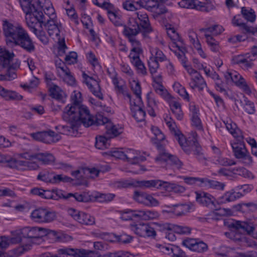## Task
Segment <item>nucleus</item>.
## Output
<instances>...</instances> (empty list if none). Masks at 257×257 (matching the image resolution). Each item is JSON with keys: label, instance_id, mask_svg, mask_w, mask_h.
<instances>
[{"label": "nucleus", "instance_id": "obj_56", "mask_svg": "<svg viewBox=\"0 0 257 257\" xmlns=\"http://www.w3.org/2000/svg\"><path fill=\"white\" fill-rule=\"evenodd\" d=\"M14 56V54L13 52L11 53L0 47V57L2 58L4 60L3 68L5 67L7 65L9 64L10 60Z\"/></svg>", "mask_w": 257, "mask_h": 257}, {"label": "nucleus", "instance_id": "obj_57", "mask_svg": "<svg viewBox=\"0 0 257 257\" xmlns=\"http://www.w3.org/2000/svg\"><path fill=\"white\" fill-rule=\"evenodd\" d=\"M109 138L100 136L96 137L95 147L100 150H104L109 146L108 140Z\"/></svg>", "mask_w": 257, "mask_h": 257}, {"label": "nucleus", "instance_id": "obj_7", "mask_svg": "<svg viewBox=\"0 0 257 257\" xmlns=\"http://www.w3.org/2000/svg\"><path fill=\"white\" fill-rule=\"evenodd\" d=\"M46 20V16L39 8L26 14V21L28 26L32 29L35 34H37V27L43 28V24Z\"/></svg>", "mask_w": 257, "mask_h": 257}, {"label": "nucleus", "instance_id": "obj_37", "mask_svg": "<svg viewBox=\"0 0 257 257\" xmlns=\"http://www.w3.org/2000/svg\"><path fill=\"white\" fill-rule=\"evenodd\" d=\"M202 187L210 188L220 190H223L225 187L224 183L217 181L208 179L207 178H203Z\"/></svg>", "mask_w": 257, "mask_h": 257}, {"label": "nucleus", "instance_id": "obj_9", "mask_svg": "<svg viewBox=\"0 0 257 257\" xmlns=\"http://www.w3.org/2000/svg\"><path fill=\"white\" fill-rule=\"evenodd\" d=\"M31 217L34 221L39 223H50L55 220L57 218L55 211L50 209L39 208L33 210Z\"/></svg>", "mask_w": 257, "mask_h": 257}, {"label": "nucleus", "instance_id": "obj_61", "mask_svg": "<svg viewBox=\"0 0 257 257\" xmlns=\"http://www.w3.org/2000/svg\"><path fill=\"white\" fill-rule=\"evenodd\" d=\"M166 32L168 36L170 37L173 42L180 44L181 42L180 41V38L177 32L175 31L173 27H171V25L169 26H166Z\"/></svg>", "mask_w": 257, "mask_h": 257}, {"label": "nucleus", "instance_id": "obj_28", "mask_svg": "<svg viewBox=\"0 0 257 257\" xmlns=\"http://www.w3.org/2000/svg\"><path fill=\"white\" fill-rule=\"evenodd\" d=\"M125 160L132 164H136L146 160V157L139 151L128 149L125 151Z\"/></svg>", "mask_w": 257, "mask_h": 257}, {"label": "nucleus", "instance_id": "obj_6", "mask_svg": "<svg viewBox=\"0 0 257 257\" xmlns=\"http://www.w3.org/2000/svg\"><path fill=\"white\" fill-rule=\"evenodd\" d=\"M47 229L41 227H26L21 230V233L24 239H25L26 243H37L38 241L47 235Z\"/></svg>", "mask_w": 257, "mask_h": 257}, {"label": "nucleus", "instance_id": "obj_30", "mask_svg": "<svg viewBox=\"0 0 257 257\" xmlns=\"http://www.w3.org/2000/svg\"><path fill=\"white\" fill-rule=\"evenodd\" d=\"M163 0H146L145 8L150 11H155L157 14L161 15L167 12V9L160 2Z\"/></svg>", "mask_w": 257, "mask_h": 257}, {"label": "nucleus", "instance_id": "obj_24", "mask_svg": "<svg viewBox=\"0 0 257 257\" xmlns=\"http://www.w3.org/2000/svg\"><path fill=\"white\" fill-rule=\"evenodd\" d=\"M139 20V25L142 29V32L144 34L150 33L153 31L148 15L144 12L138 11L135 13Z\"/></svg>", "mask_w": 257, "mask_h": 257}, {"label": "nucleus", "instance_id": "obj_64", "mask_svg": "<svg viewBox=\"0 0 257 257\" xmlns=\"http://www.w3.org/2000/svg\"><path fill=\"white\" fill-rule=\"evenodd\" d=\"M19 2L23 11L26 14L37 9L31 3L30 0H19Z\"/></svg>", "mask_w": 257, "mask_h": 257}, {"label": "nucleus", "instance_id": "obj_46", "mask_svg": "<svg viewBox=\"0 0 257 257\" xmlns=\"http://www.w3.org/2000/svg\"><path fill=\"white\" fill-rule=\"evenodd\" d=\"M151 131L154 135V137L152 138V141L153 143L156 144L158 148V145H162L160 142L165 139V136L157 126H152Z\"/></svg>", "mask_w": 257, "mask_h": 257}, {"label": "nucleus", "instance_id": "obj_39", "mask_svg": "<svg viewBox=\"0 0 257 257\" xmlns=\"http://www.w3.org/2000/svg\"><path fill=\"white\" fill-rule=\"evenodd\" d=\"M47 235H48L49 237L53 238L55 241L66 242L72 240L71 236L61 232H57L55 230L47 229Z\"/></svg>", "mask_w": 257, "mask_h": 257}, {"label": "nucleus", "instance_id": "obj_18", "mask_svg": "<svg viewBox=\"0 0 257 257\" xmlns=\"http://www.w3.org/2000/svg\"><path fill=\"white\" fill-rule=\"evenodd\" d=\"M125 213L131 214V217L138 218L142 220H151L157 218L159 214L158 212L145 210H128Z\"/></svg>", "mask_w": 257, "mask_h": 257}, {"label": "nucleus", "instance_id": "obj_29", "mask_svg": "<svg viewBox=\"0 0 257 257\" xmlns=\"http://www.w3.org/2000/svg\"><path fill=\"white\" fill-rule=\"evenodd\" d=\"M239 16H234L232 20V24L233 26L239 27V30L244 34H254L257 33V27H252L247 26L245 23L241 22Z\"/></svg>", "mask_w": 257, "mask_h": 257}, {"label": "nucleus", "instance_id": "obj_51", "mask_svg": "<svg viewBox=\"0 0 257 257\" xmlns=\"http://www.w3.org/2000/svg\"><path fill=\"white\" fill-rule=\"evenodd\" d=\"M241 13L246 21L251 23L254 22L256 16L254 10L251 8L242 7Z\"/></svg>", "mask_w": 257, "mask_h": 257}, {"label": "nucleus", "instance_id": "obj_58", "mask_svg": "<svg viewBox=\"0 0 257 257\" xmlns=\"http://www.w3.org/2000/svg\"><path fill=\"white\" fill-rule=\"evenodd\" d=\"M206 42L210 50L213 52H219L220 46L218 41L215 40L212 36L206 34Z\"/></svg>", "mask_w": 257, "mask_h": 257}, {"label": "nucleus", "instance_id": "obj_60", "mask_svg": "<svg viewBox=\"0 0 257 257\" xmlns=\"http://www.w3.org/2000/svg\"><path fill=\"white\" fill-rule=\"evenodd\" d=\"M181 178L183 179L184 182L190 185H197L202 187L203 178L193 177H187L183 176Z\"/></svg>", "mask_w": 257, "mask_h": 257}, {"label": "nucleus", "instance_id": "obj_50", "mask_svg": "<svg viewBox=\"0 0 257 257\" xmlns=\"http://www.w3.org/2000/svg\"><path fill=\"white\" fill-rule=\"evenodd\" d=\"M34 157L36 159L42 162L44 164H49L55 161V157L49 153H38L35 154Z\"/></svg>", "mask_w": 257, "mask_h": 257}, {"label": "nucleus", "instance_id": "obj_52", "mask_svg": "<svg viewBox=\"0 0 257 257\" xmlns=\"http://www.w3.org/2000/svg\"><path fill=\"white\" fill-rule=\"evenodd\" d=\"M170 107L172 112L175 114L178 120H181L183 117V113L181 109L180 103L177 101H173L170 104Z\"/></svg>", "mask_w": 257, "mask_h": 257}, {"label": "nucleus", "instance_id": "obj_20", "mask_svg": "<svg viewBox=\"0 0 257 257\" xmlns=\"http://www.w3.org/2000/svg\"><path fill=\"white\" fill-rule=\"evenodd\" d=\"M132 230L137 235L142 237L155 236L156 231L154 228L148 224L140 223L131 226Z\"/></svg>", "mask_w": 257, "mask_h": 257}, {"label": "nucleus", "instance_id": "obj_40", "mask_svg": "<svg viewBox=\"0 0 257 257\" xmlns=\"http://www.w3.org/2000/svg\"><path fill=\"white\" fill-rule=\"evenodd\" d=\"M165 228L168 230L173 231L179 234H189L191 232V229L188 226H180L178 225L166 223L165 224Z\"/></svg>", "mask_w": 257, "mask_h": 257}, {"label": "nucleus", "instance_id": "obj_38", "mask_svg": "<svg viewBox=\"0 0 257 257\" xmlns=\"http://www.w3.org/2000/svg\"><path fill=\"white\" fill-rule=\"evenodd\" d=\"M163 181L161 180H143L136 182V185L143 188L155 187L160 188L163 186Z\"/></svg>", "mask_w": 257, "mask_h": 257}, {"label": "nucleus", "instance_id": "obj_23", "mask_svg": "<svg viewBox=\"0 0 257 257\" xmlns=\"http://www.w3.org/2000/svg\"><path fill=\"white\" fill-rule=\"evenodd\" d=\"M195 194L197 202L212 209L215 207V199L212 195L204 192H196Z\"/></svg>", "mask_w": 257, "mask_h": 257}, {"label": "nucleus", "instance_id": "obj_5", "mask_svg": "<svg viewBox=\"0 0 257 257\" xmlns=\"http://www.w3.org/2000/svg\"><path fill=\"white\" fill-rule=\"evenodd\" d=\"M72 103L68 104L65 107H72L74 108V114L79 116L80 118L84 117L88 119H94L92 116L88 108L80 103L82 100L81 93L78 91H74L71 96Z\"/></svg>", "mask_w": 257, "mask_h": 257}, {"label": "nucleus", "instance_id": "obj_59", "mask_svg": "<svg viewBox=\"0 0 257 257\" xmlns=\"http://www.w3.org/2000/svg\"><path fill=\"white\" fill-rule=\"evenodd\" d=\"M163 186L166 189L170 188L172 189L174 192L177 193H183L186 190L185 187L183 186L168 182L163 181Z\"/></svg>", "mask_w": 257, "mask_h": 257}, {"label": "nucleus", "instance_id": "obj_54", "mask_svg": "<svg viewBox=\"0 0 257 257\" xmlns=\"http://www.w3.org/2000/svg\"><path fill=\"white\" fill-rule=\"evenodd\" d=\"M73 196L75 199L78 202H87L91 200V197L88 193L84 192L81 193H75L74 194L69 193L68 197Z\"/></svg>", "mask_w": 257, "mask_h": 257}, {"label": "nucleus", "instance_id": "obj_49", "mask_svg": "<svg viewBox=\"0 0 257 257\" xmlns=\"http://www.w3.org/2000/svg\"><path fill=\"white\" fill-rule=\"evenodd\" d=\"M51 95L53 98L60 101H63V99L65 97L66 95L64 91L61 89L56 85L49 88Z\"/></svg>", "mask_w": 257, "mask_h": 257}, {"label": "nucleus", "instance_id": "obj_32", "mask_svg": "<svg viewBox=\"0 0 257 257\" xmlns=\"http://www.w3.org/2000/svg\"><path fill=\"white\" fill-rule=\"evenodd\" d=\"M63 66V67L61 69H58L57 71L58 76L68 84L70 85H74L75 79L71 74L69 69L66 65Z\"/></svg>", "mask_w": 257, "mask_h": 257}, {"label": "nucleus", "instance_id": "obj_11", "mask_svg": "<svg viewBox=\"0 0 257 257\" xmlns=\"http://www.w3.org/2000/svg\"><path fill=\"white\" fill-rule=\"evenodd\" d=\"M61 257H94L95 251L83 248L63 247L58 250Z\"/></svg>", "mask_w": 257, "mask_h": 257}, {"label": "nucleus", "instance_id": "obj_47", "mask_svg": "<svg viewBox=\"0 0 257 257\" xmlns=\"http://www.w3.org/2000/svg\"><path fill=\"white\" fill-rule=\"evenodd\" d=\"M77 221L82 224L91 225L94 224L95 219L90 215L83 212H81L77 218Z\"/></svg>", "mask_w": 257, "mask_h": 257}, {"label": "nucleus", "instance_id": "obj_34", "mask_svg": "<svg viewBox=\"0 0 257 257\" xmlns=\"http://www.w3.org/2000/svg\"><path fill=\"white\" fill-rule=\"evenodd\" d=\"M189 86L193 89L198 88L201 91L206 86V84L202 76L200 74H196V76L191 78Z\"/></svg>", "mask_w": 257, "mask_h": 257}, {"label": "nucleus", "instance_id": "obj_8", "mask_svg": "<svg viewBox=\"0 0 257 257\" xmlns=\"http://www.w3.org/2000/svg\"><path fill=\"white\" fill-rule=\"evenodd\" d=\"M94 123L97 125H102L105 127L106 134L108 138H112L118 136L122 132L121 127H118L114 125L108 118L103 116L101 113H98L95 117Z\"/></svg>", "mask_w": 257, "mask_h": 257}, {"label": "nucleus", "instance_id": "obj_62", "mask_svg": "<svg viewBox=\"0 0 257 257\" xmlns=\"http://www.w3.org/2000/svg\"><path fill=\"white\" fill-rule=\"evenodd\" d=\"M222 28L218 25H214L213 26L203 29L202 31L204 32V36L206 37V34L208 35H217L222 32Z\"/></svg>", "mask_w": 257, "mask_h": 257}, {"label": "nucleus", "instance_id": "obj_45", "mask_svg": "<svg viewBox=\"0 0 257 257\" xmlns=\"http://www.w3.org/2000/svg\"><path fill=\"white\" fill-rule=\"evenodd\" d=\"M107 15L110 20L116 26H122V22L120 19L119 15L115 12L114 7L112 5V7L110 9H106Z\"/></svg>", "mask_w": 257, "mask_h": 257}, {"label": "nucleus", "instance_id": "obj_14", "mask_svg": "<svg viewBox=\"0 0 257 257\" xmlns=\"http://www.w3.org/2000/svg\"><path fill=\"white\" fill-rule=\"evenodd\" d=\"M237 141L231 144L234 156L237 159H242L244 164L249 165L252 163V158L247 151L243 140Z\"/></svg>", "mask_w": 257, "mask_h": 257}, {"label": "nucleus", "instance_id": "obj_12", "mask_svg": "<svg viewBox=\"0 0 257 257\" xmlns=\"http://www.w3.org/2000/svg\"><path fill=\"white\" fill-rule=\"evenodd\" d=\"M37 179L46 183L53 184L59 183L61 182H69L71 178L62 174H56L53 172L43 171L37 176Z\"/></svg>", "mask_w": 257, "mask_h": 257}, {"label": "nucleus", "instance_id": "obj_15", "mask_svg": "<svg viewBox=\"0 0 257 257\" xmlns=\"http://www.w3.org/2000/svg\"><path fill=\"white\" fill-rule=\"evenodd\" d=\"M83 82L87 86L92 94L99 99H103V96L101 92L99 82L92 77H90L85 73L82 74Z\"/></svg>", "mask_w": 257, "mask_h": 257}, {"label": "nucleus", "instance_id": "obj_13", "mask_svg": "<svg viewBox=\"0 0 257 257\" xmlns=\"http://www.w3.org/2000/svg\"><path fill=\"white\" fill-rule=\"evenodd\" d=\"M30 135L34 139L46 144L55 143L61 139L60 135L51 130L32 133Z\"/></svg>", "mask_w": 257, "mask_h": 257}, {"label": "nucleus", "instance_id": "obj_41", "mask_svg": "<svg viewBox=\"0 0 257 257\" xmlns=\"http://www.w3.org/2000/svg\"><path fill=\"white\" fill-rule=\"evenodd\" d=\"M235 224V222L232 224V227L235 229L234 230H231L228 232H225V235L230 238L231 239L234 240L236 242L240 243L242 244L243 242V239L244 237V235L240 234L239 232L240 230H243V229H236L233 225Z\"/></svg>", "mask_w": 257, "mask_h": 257}, {"label": "nucleus", "instance_id": "obj_16", "mask_svg": "<svg viewBox=\"0 0 257 257\" xmlns=\"http://www.w3.org/2000/svg\"><path fill=\"white\" fill-rule=\"evenodd\" d=\"M107 72L114 85L115 90L118 94H122L124 97L130 98V94L126 90V86L122 79L118 77L116 72L112 69L111 71L108 70Z\"/></svg>", "mask_w": 257, "mask_h": 257}, {"label": "nucleus", "instance_id": "obj_22", "mask_svg": "<svg viewBox=\"0 0 257 257\" xmlns=\"http://www.w3.org/2000/svg\"><path fill=\"white\" fill-rule=\"evenodd\" d=\"M254 60L255 58L251 57L248 53L235 56L233 58V62L238 64L242 69L245 70H247L253 66L252 61Z\"/></svg>", "mask_w": 257, "mask_h": 257}, {"label": "nucleus", "instance_id": "obj_31", "mask_svg": "<svg viewBox=\"0 0 257 257\" xmlns=\"http://www.w3.org/2000/svg\"><path fill=\"white\" fill-rule=\"evenodd\" d=\"M223 123L229 133L233 136L234 138L236 139V141H240L243 140V137L241 131L237 127L236 124L231 120L229 119L226 121L223 120Z\"/></svg>", "mask_w": 257, "mask_h": 257}, {"label": "nucleus", "instance_id": "obj_48", "mask_svg": "<svg viewBox=\"0 0 257 257\" xmlns=\"http://www.w3.org/2000/svg\"><path fill=\"white\" fill-rule=\"evenodd\" d=\"M215 9V6L212 2L210 0H206L204 2H198V7L197 10L204 12H209Z\"/></svg>", "mask_w": 257, "mask_h": 257}, {"label": "nucleus", "instance_id": "obj_17", "mask_svg": "<svg viewBox=\"0 0 257 257\" xmlns=\"http://www.w3.org/2000/svg\"><path fill=\"white\" fill-rule=\"evenodd\" d=\"M142 53L143 51L136 52L131 50L128 58L131 64L136 68L137 72L143 76H145L147 74V69L140 57V54Z\"/></svg>", "mask_w": 257, "mask_h": 257}, {"label": "nucleus", "instance_id": "obj_21", "mask_svg": "<svg viewBox=\"0 0 257 257\" xmlns=\"http://www.w3.org/2000/svg\"><path fill=\"white\" fill-rule=\"evenodd\" d=\"M19 242H21V246L18 248V252L19 254H22L31 249L30 243H26L25 239H24L21 233V230L17 232L13 236L9 238V245L10 244H17Z\"/></svg>", "mask_w": 257, "mask_h": 257}, {"label": "nucleus", "instance_id": "obj_44", "mask_svg": "<svg viewBox=\"0 0 257 257\" xmlns=\"http://www.w3.org/2000/svg\"><path fill=\"white\" fill-rule=\"evenodd\" d=\"M133 116L138 122L145 120L146 112L140 105H135L132 107Z\"/></svg>", "mask_w": 257, "mask_h": 257}, {"label": "nucleus", "instance_id": "obj_63", "mask_svg": "<svg viewBox=\"0 0 257 257\" xmlns=\"http://www.w3.org/2000/svg\"><path fill=\"white\" fill-rule=\"evenodd\" d=\"M154 89L156 93L161 96L163 98L166 100H169L171 98V96L165 88L164 85L159 86H155Z\"/></svg>", "mask_w": 257, "mask_h": 257}, {"label": "nucleus", "instance_id": "obj_10", "mask_svg": "<svg viewBox=\"0 0 257 257\" xmlns=\"http://www.w3.org/2000/svg\"><path fill=\"white\" fill-rule=\"evenodd\" d=\"M158 149L159 154L155 159L156 162L160 163L167 162L178 170L182 168L183 163L176 156L167 153L163 145H158Z\"/></svg>", "mask_w": 257, "mask_h": 257}, {"label": "nucleus", "instance_id": "obj_25", "mask_svg": "<svg viewBox=\"0 0 257 257\" xmlns=\"http://www.w3.org/2000/svg\"><path fill=\"white\" fill-rule=\"evenodd\" d=\"M233 226L237 229H243V230L246 232L248 234L251 235L253 238L257 239V231L253 232L256 224L253 222L251 221H237Z\"/></svg>", "mask_w": 257, "mask_h": 257}, {"label": "nucleus", "instance_id": "obj_55", "mask_svg": "<svg viewBox=\"0 0 257 257\" xmlns=\"http://www.w3.org/2000/svg\"><path fill=\"white\" fill-rule=\"evenodd\" d=\"M150 51L152 54V57H150L151 58H155L156 61L158 62H163L167 60V57L159 48L157 47L152 48Z\"/></svg>", "mask_w": 257, "mask_h": 257}, {"label": "nucleus", "instance_id": "obj_1", "mask_svg": "<svg viewBox=\"0 0 257 257\" xmlns=\"http://www.w3.org/2000/svg\"><path fill=\"white\" fill-rule=\"evenodd\" d=\"M3 30L8 45L20 46L28 52L35 50V45L26 30L19 24H12L7 20L3 21Z\"/></svg>", "mask_w": 257, "mask_h": 257}, {"label": "nucleus", "instance_id": "obj_27", "mask_svg": "<svg viewBox=\"0 0 257 257\" xmlns=\"http://www.w3.org/2000/svg\"><path fill=\"white\" fill-rule=\"evenodd\" d=\"M165 121L168 127L169 128L171 133L174 136L176 140L178 141L179 145L183 141H185L186 138L177 128L175 121L172 118L167 116L165 118Z\"/></svg>", "mask_w": 257, "mask_h": 257}, {"label": "nucleus", "instance_id": "obj_53", "mask_svg": "<svg viewBox=\"0 0 257 257\" xmlns=\"http://www.w3.org/2000/svg\"><path fill=\"white\" fill-rule=\"evenodd\" d=\"M161 250L165 253L170 254L171 253L173 254L174 256L176 257H185L186 255L183 251H179L177 248L173 249L170 248L169 246H165L160 245Z\"/></svg>", "mask_w": 257, "mask_h": 257}, {"label": "nucleus", "instance_id": "obj_33", "mask_svg": "<svg viewBox=\"0 0 257 257\" xmlns=\"http://www.w3.org/2000/svg\"><path fill=\"white\" fill-rule=\"evenodd\" d=\"M189 41L193 47L196 49L198 53L203 58H205L206 55L203 51L201 44L197 38V34L193 31H190L188 33Z\"/></svg>", "mask_w": 257, "mask_h": 257}, {"label": "nucleus", "instance_id": "obj_3", "mask_svg": "<svg viewBox=\"0 0 257 257\" xmlns=\"http://www.w3.org/2000/svg\"><path fill=\"white\" fill-rule=\"evenodd\" d=\"M191 135V137H189L188 140L186 138L185 141L182 142L180 146L187 154H190L193 152V155L198 161L203 162L206 159L202 152V149L197 142V134L195 132H192Z\"/></svg>", "mask_w": 257, "mask_h": 257}, {"label": "nucleus", "instance_id": "obj_43", "mask_svg": "<svg viewBox=\"0 0 257 257\" xmlns=\"http://www.w3.org/2000/svg\"><path fill=\"white\" fill-rule=\"evenodd\" d=\"M30 193L34 195H38L44 199H55L51 191L45 190L41 188H34L30 190Z\"/></svg>", "mask_w": 257, "mask_h": 257}, {"label": "nucleus", "instance_id": "obj_19", "mask_svg": "<svg viewBox=\"0 0 257 257\" xmlns=\"http://www.w3.org/2000/svg\"><path fill=\"white\" fill-rule=\"evenodd\" d=\"M183 244L189 249L200 253L206 251L208 248L207 244L203 241L192 238L184 240Z\"/></svg>", "mask_w": 257, "mask_h": 257}, {"label": "nucleus", "instance_id": "obj_26", "mask_svg": "<svg viewBox=\"0 0 257 257\" xmlns=\"http://www.w3.org/2000/svg\"><path fill=\"white\" fill-rule=\"evenodd\" d=\"M165 121L168 127L169 128L171 133L174 136L176 140L178 141L179 145L183 141H185L186 138L177 128L175 121L172 118L167 116L165 118Z\"/></svg>", "mask_w": 257, "mask_h": 257}, {"label": "nucleus", "instance_id": "obj_35", "mask_svg": "<svg viewBox=\"0 0 257 257\" xmlns=\"http://www.w3.org/2000/svg\"><path fill=\"white\" fill-rule=\"evenodd\" d=\"M0 96L7 100H21L22 96L16 91L10 90L0 86Z\"/></svg>", "mask_w": 257, "mask_h": 257}, {"label": "nucleus", "instance_id": "obj_42", "mask_svg": "<svg viewBox=\"0 0 257 257\" xmlns=\"http://www.w3.org/2000/svg\"><path fill=\"white\" fill-rule=\"evenodd\" d=\"M224 77L228 82L232 81L237 86L240 82H242L244 80L238 72L235 71L226 72Z\"/></svg>", "mask_w": 257, "mask_h": 257}, {"label": "nucleus", "instance_id": "obj_36", "mask_svg": "<svg viewBox=\"0 0 257 257\" xmlns=\"http://www.w3.org/2000/svg\"><path fill=\"white\" fill-rule=\"evenodd\" d=\"M241 196L240 193L229 191L225 193L223 195L217 199L219 204H224L227 202L234 201Z\"/></svg>", "mask_w": 257, "mask_h": 257}, {"label": "nucleus", "instance_id": "obj_2", "mask_svg": "<svg viewBox=\"0 0 257 257\" xmlns=\"http://www.w3.org/2000/svg\"><path fill=\"white\" fill-rule=\"evenodd\" d=\"M72 107H65L62 118L63 120L69 123L70 125L60 126L62 127V133L66 135L73 136L77 132L78 127L83 124L85 127L92 125L94 123V119H88L86 118H80L79 116L74 114V110Z\"/></svg>", "mask_w": 257, "mask_h": 257}, {"label": "nucleus", "instance_id": "obj_4", "mask_svg": "<svg viewBox=\"0 0 257 257\" xmlns=\"http://www.w3.org/2000/svg\"><path fill=\"white\" fill-rule=\"evenodd\" d=\"M43 26L47 31L49 35L53 39L58 41L59 49L60 51L64 52V50L67 48L64 37L60 36V32L62 29V26L57 22V19L46 20Z\"/></svg>", "mask_w": 257, "mask_h": 257}]
</instances>
